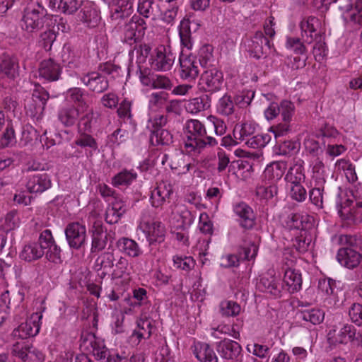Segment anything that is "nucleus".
I'll use <instances>...</instances> for the list:
<instances>
[{
  "label": "nucleus",
  "mask_w": 362,
  "mask_h": 362,
  "mask_svg": "<svg viewBox=\"0 0 362 362\" xmlns=\"http://www.w3.org/2000/svg\"><path fill=\"white\" fill-rule=\"evenodd\" d=\"M288 185L290 187L289 194L292 199L298 202H303L306 199L307 192L302 183Z\"/></svg>",
  "instance_id": "nucleus-64"
},
{
  "label": "nucleus",
  "mask_w": 362,
  "mask_h": 362,
  "mask_svg": "<svg viewBox=\"0 0 362 362\" xmlns=\"http://www.w3.org/2000/svg\"><path fill=\"white\" fill-rule=\"evenodd\" d=\"M173 189L170 183L161 182L151 191L150 202L152 206L158 208L169 200Z\"/></svg>",
  "instance_id": "nucleus-21"
},
{
  "label": "nucleus",
  "mask_w": 362,
  "mask_h": 362,
  "mask_svg": "<svg viewBox=\"0 0 362 362\" xmlns=\"http://www.w3.org/2000/svg\"><path fill=\"white\" fill-rule=\"evenodd\" d=\"M66 100L74 103L76 108L81 110V113L88 111L89 105L86 100L85 91L80 88H71L65 93Z\"/></svg>",
  "instance_id": "nucleus-30"
},
{
  "label": "nucleus",
  "mask_w": 362,
  "mask_h": 362,
  "mask_svg": "<svg viewBox=\"0 0 362 362\" xmlns=\"http://www.w3.org/2000/svg\"><path fill=\"white\" fill-rule=\"evenodd\" d=\"M269 48L270 42L264 37L261 32H257L255 35L244 41V46L250 56L257 59L261 58L264 53V47Z\"/></svg>",
  "instance_id": "nucleus-17"
},
{
  "label": "nucleus",
  "mask_w": 362,
  "mask_h": 362,
  "mask_svg": "<svg viewBox=\"0 0 362 362\" xmlns=\"http://www.w3.org/2000/svg\"><path fill=\"white\" fill-rule=\"evenodd\" d=\"M184 151L189 155L197 156L206 146V129L197 119H190L185 124Z\"/></svg>",
  "instance_id": "nucleus-1"
},
{
  "label": "nucleus",
  "mask_w": 362,
  "mask_h": 362,
  "mask_svg": "<svg viewBox=\"0 0 362 362\" xmlns=\"http://www.w3.org/2000/svg\"><path fill=\"white\" fill-rule=\"evenodd\" d=\"M220 310L223 316L235 317L241 311L239 304L233 300H224L220 304Z\"/></svg>",
  "instance_id": "nucleus-58"
},
{
  "label": "nucleus",
  "mask_w": 362,
  "mask_h": 362,
  "mask_svg": "<svg viewBox=\"0 0 362 362\" xmlns=\"http://www.w3.org/2000/svg\"><path fill=\"white\" fill-rule=\"evenodd\" d=\"M158 6L153 0H139L137 11L145 18H154L158 12Z\"/></svg>",
  "instance_id": "nucleus-51"
},
{
  "label": "nucleus",
  "mask_w": 362,
  "mask_h": 362,
  "mask_svg": "<svg viewBox=\"0 0 362 362\" xmlns=\"http://www.w3.org/2000/svg\"><path fill=\"white\" fill-rule=\"evenodd\" d=\"M139 229L144 233L147 241L153 243H162L165 240V228L163 224L158 221H146L142 220L139 225Z\"/></svg>",
  "instance_id": "nucleus-12"
},
{
  "label": "nucleus",
  "mask_w": 362,
  "mask_h": 362,
  "mask_svg": "<svg viewBox=\"0 0 362 362\" xmlns=\"http://www.w3.org/2000/svg\"><path fill=\"white\" fill-rule=\"evenodd\" d=\"M258 289L262 292L270 293L274 297L280 296L283 286L273 276H264L257 284Z\"/></svg>",
  "instance_id": "nucleus-33"
},
{
  "label": "nucleus",
  "mask_w": 362,
  "mask_h": 362,
  "mask_svg": "<svg viewBox=\"0 0 362 362\" xmlns=\"http://www.w3.org/2000/svg\"><path fill=\"white\" fill-rule=\"evenodd\" d=\"M317 20L314 17L303 18L300 23L302 40L307 43H312L313 41V33H315V24Z\"/></svg>",
  "instance_id": "nucleus-43"
},
{
  "label": "nucleus",
  "mask_w": 362,
  "mask_h": 362,
  "mask_svg": "<svg viewBox=\"0 0 362 362\" xmlns=\"http://www.w3.org/2000/svg\"><path fill=\"white\" fill-rule=\"evenodd\" d=\"M356 329L351 325L346 324L339 329L335 326L329 328L327 333V340L332 345L346 344L349 341L358 339Z\"/></svg>",
  "instance_id": "nucleus-10"
},
{
  "label": "nucleus",
  "mask_w": 362,
  "mask_h": 362,
  "mask_svg": "<svg viewBox=\"0 0 362 362\" xmlns=\"http://www.w3.org/2000/svg\"><path fill=\"white\" fill-rule=\"evenodd\" d=\"M167 122V117L160 113L156 112H150L148 114V119L147 122V128L151 131H155L158 129H162Z\"/></svg>",
  "instance_id": "nucleus-54"
},
{
  "label": "nucleus",
  "mask_w": 362,
  "mask_h": 362,
  "mask_svg": "<svg viewBox=\"0 0 362 362\" xmlns=\"http://www.w3.org/2000/svg\"><path fill=\"white\" fill-rule=\"evenodd\" d=\"M44 254L45 252L42 251L40 246L34 242L25 244L23 247L19 257L25 262H31L40 259Z\"/></svg>",
  "instance_id": "nucleus-38"
},
{
  "label": "nucleus",
  "mask_w": 362,
  "mask_h": 362,
  "mask_svg": "<svg viewBox=\"0 0 362 362\" xmlns=\"http://www.w3.org/2000/svg\"><path fill=\"white\" fill-rule=\"evenodd\" d=\"M45 310L44 302L42 301L38 310L27 318L12 332V336L16 339H26L36 336L40 329L42 313Z\"/></svg>",
  "instance_id": "nucleus-3"
},
{
  "label": "nucleus",
  "mask_w": 362,
  "mask_h": 362,
  "mask_svg": "<svg viewBox=\"0 0 362 362\" xmlns=\"http://www.w3.org/2000/svg\"><path fill=\"white\" fill-rule=\"evenodd\" d=\"M127 205L120 198L115 197L107 208L105 221L109 224H114L119 221L126 212Z\"/></svg>",
  "instance_id": "nucleus-26"
},
{
  "label": "nucleus",
  "mask_w": 362,
  "mask_h": 362,
  "mask_svg": "<svg viewBox=\"0 0 362 362\" xmlns=\"http://www.w3.org/2000/svg\"><path fill=\"white\" fill-rule=\"evenodd\" d=\"M337 259L341 266L352 269L360 264L362 261V255L354 249L346 247L338 250Z\"/></svg>",
  "instance_id": "nucleus-22"
},
{
  "label": "nucleus",
  "mask_w": 362,
  "mask_h": 362,
  "mask_svg": "<svg viewBox=\"0 0 362 362\" xmlns=\"http://www.w3.org/2000/svg\"><path fill=\"white\" fill-rule=\"evenodd\" d=\"M271 136L269 134H260L251 136L246 141L247 146L252 148L264 147L270 141Z\"/></svg>",
  "instance_id": "nucleus-61"
},
{
  "label": "nucleus",
  "mask_w": 362,
  "mask_h": 362,
  "mask_svg": "<svg viewBox=\"0 0 362 362\" xmlns=\"http://www.w3.org/2000/svg\"><path fill=\"white\" fill-rule=\"evenodd\" d=\"M45 10L38 4H28L23 11L21 26L28 33L35 32L43 27Z\"/></svg>",
  "instance_id": "nucleus-2"
},
{
  "label": "nucleus",
  "mask_w": 362,
  "mask_h": 362,
  "mask_svg": "<svg viewBox=\"0 0 362 362\" xmlns=\"http://www.w3.org/2000/svg\"><path fill=\"white\" fill-rule=\"evenodd\" d=\"M194 218L187 207L182 204H175L172 209L170 222L176 228H185L194 222Z\"/></svg>",
  "instance_id": "nucleus-16"
},
{
  "label": "nucleus",
  "mask_w": 362,
  "mask_h": 362,
  "mask_svg": "<svg viewBox=\"0 0 362 362\" xmlns=\"http://www.w3.org/2000/svg\"><path fill=\"white\" fill-rule=\"evenodd\" d=\"M52 182L47 174H37L31 177L26 185L31 193H42L51 187Z\"/></svg>",
  "instance_id": "nucleus-32"
},
{
  "label": "nucleus",
  "mask_w": 362,
  "mask_h": 362,
  "mask_svg": "<svg viewBox=\"0 0 362 362\" xmlns=\"http://www.w3.org/2000/svg\"><path fill=\"white\" fill-rule=\"evenodd\" d=\"M62 66L52 59H44L38 68L39 78L47 81L59 80L62 73Z\"/></svg>",
  "instance_id": "nucleus-19"
},
{
  "label": "nucleus",
  "mask_w": 362,
  "mask_h": 362,
  "mask_svg": "<svg viewBox=\"0 0 362 362\" xmlns=\"http://www.w3.org/2000/svg\"><path fill=\"white\" fill-rule=\"evenodd\" d=\"M151 140L157 145H168L172 142V135L166 129H158L151 132Z\"/></svg>",
  "instance_id": "nucleus-55"
},
{
  "label": "nucleus",
  "mask_w": 362,
  "mask_h": 362,
  "mask_svg": "<svg viewBox=\"0 0 362 362\" xmlns=\"http://www.w3.org/2000/svg\"><path fill=\"white\" fill-rule=\"evenodd\" d=\"M11 353L14 356L19 358L23 362L35 360L40 361L42 358V354L33 349L28 341L23 339L13 345Z\"/></svg>",
  "instance_id": "nucleus-15"
},
{
  "label": "nucleus",
  "mask_w": 362,
  "mask_h": 362,
  "mask_svg": "<svg viewBox=\"0 0 362 362\" xmlns=\"http://www.w3.org/2000/svg\"><path fill=\"white\" fill-rule=\"evenodd\" d=\"M235 214L238 216L240 225L244 228H251L255 224V214L247 204L244 202L235 206Z\"/></svg>",
  "instance_id": "nucleus-29"
},
{
  "label": "nucleus",
  "mask_w": 362,
  "mask_h": 362,
  "mask_svg": "<svg viewBox=\"0 0 362 362\" xmlns=\"http://www.w3.org/2000/svg\"><path fill=\"white\" fill-rule=\"evenodd\" d=\"M37 243L40 246L42 251L45 252L49 261L55 262L59 260L60 249L55 244L49 230L46 229L40 233Z\"/></svg>",
  "instance_id": "nucleus-14"
},
{
  "label": "nucleus",
  "mask_w": 362,
  "mask_h": 362,
  "mask_svg": "<svg viewBox=\"0 0 362 362\" xmlns=\"http://www.w3.org/2000/svg\"><path fill=\"white\" fill-rule=\"evenodd\" d=\"M146 29L144 19L134 16L130 21L125 25L124 29V41L132 45L140 41L145 34Z\"/></svg>",
  "instance_id": "nucleus-11"
},
{
  "label": "nucleus",
  "mask_w": 362,
  "mask_h": 362,
  "mask_svg": "<svg viewBox=\"0 0 362 362\" xmlns=\"http://www.w3.org/2000/svg\"><path fill=\"white\" fill-rule=\"evenodd\" d=\"M179 62L180 78L189 81L195 80L199 73L195 57L189 53H185V50H182L180 54Z\"/></svg>",
  "instance_id": "nucleus-13"
},
{
  "label": "nucleus",
  "mask_w": 362,
  "mask_h": 362,
  "mask_svg": "<svg viewBox=\"0 0 362 362\" xmlns=\"http://www.w3.org/2000/svg\"><path fill=\"white\" fill-rule=\"evenodd\" d=\"M137 177L134 170H124L112 177V184L115 187L127 186L131 185Z\"/></svg>",
  "instance_id": "nucleus-49"
},
{
  "label": "nucleus",
  "mask_w": 362,
  "mask_h": 362,
  "mask_svg": "<svg viewBox=\"0 0 362 362\" xmlns=\"http://www.w3.org/2000/svg\"><path fill=\"white\" fill-rule=\"evenodd\" d=\"M80 20L88 26L94 27L99 21V16L95 9L84 8L79 13Z\"/></svg>",
  "instance_id": "nucleus-59"
},
{
  "label": "nucleus",
  "mask_w": 362,
  "mask_h": 362,
  "mask_svg": "<svg viewBox=\"0 0 362 362\" xmlns=\"http://www.w3.org/2000/svg\"><path fill=\"white\" fill-rule=\"evenodd\" d=\"M307 42L302 40V37L299 38L290 35L286 36L285 47L296 54H305L307 52Z\"/></svg>",
  "instance_id": "nucleus-45"
},
{
  "label": "nucleus",
  "mask_w": 362,
  "mask_h": 362,
  "mask_svg": "<svg viewBox=\"0 0 362 362\" xmlns=\"http://www.w3.org/2000/svg\"><path fill=\"white\" fill-rule=\"evenodd\" d=\"M115 8L112 13L111 17L113 20L124 18L129 16L133 11V1L130 0H115Z\"/></svg>",
  "instance_id": "nucleus-42"
},
{
  "label": "nucleus",
  "mask_w": 362,
  "mask_h": 362,
  "mask_svg": "<svg viewBox=\"0 0 362 362\" xmlns=\"http://www.w3.org/2000/svg\"><path fill=\"white\" fill-rule=\"evenodd\" d=\"M211 106V101L207 95L194 98L189 100L185 104V110L192 115H196L204 111Z\"/></svg>",
  "instance_id": "nucleus-40"
},
{
  "label": "nucleus",
  "mask_w": 362,
  "mask_h": 362,
  "mask_svg": "<svg viewBox=\"0 0 362 362\" xmlns=\"http://www.w3.org/2000/svg\"><path fill=\"white\" fill-rule=\"evenodd\" d=\"M21 225V218L16 210L8 212L4 217L0 218V229L9 232L18 228Z\"/></svg>",
  "instance_id": "nucleus-44"
},
{
  "label": "nucleus",
  "mask_w": 362,
  "mask_h": 362,
  "mask_svg": "<svg viewBox=\"0 0 362 362\" xmlns=\"http://www.w3.org/2000/svg\"><path fill=\"white\" fill-rule=\"evenodd\" d=\"M175 60V54L170 46L160 45L151 53L150 64L151 68L157 71H170Z\"/></svg>",
  "instance_id": "nucleus-5"
},
{
  "label": "nucleus",
  "mask_w": 362,
  "mask_h": 362,
  "mask_svg": "<svg viewBox=\"0 0 362 362\" xmlns=\"http://www.w3.org/2000/svg\"><path fill=\"white\" fill-rule=\"evenodd\" d=\"M82 5V0H49V6L66 15L74 13Z\"/></svg>",
  "instance_id": "nucleus-31"
},
{
  "label": "nucleus",
  "mask_w": 362,
  "mask_h": 362,
  "mask_svg": "<svg viewBox=\"0 0 362 362\" xmlns=\"http://www.w3.org/2000/svg\"><path fill=\"white\" fill-rule=\"evenodd\" d=\"M81 348L91 354L97 360L102 362H115L110 350L105 346L104 341L94 334H89L82 339Z\"/></svg>",
  "instance_id": "nucleus-4"
},
{
  "label": "nucleus",
  "mask_w": 362,
  "mask_h": 362,
  "mask_svg": "<svg viewBox=\"0 0 362 362\" xmlns=\"http://www.w3.org/2000/svg\"><path fill=\"white\" fill-rule=\"evenodd\" d=\"M304 165L305 163L302 159H293L285 175V180L288 184H299L305 181V170Z\"/></svg>",
  "instance_id": "nucleus-25"
},
{
  "label": "nucleus",
  "mask_w": 362,
  "mask_h": 362,
  "mask_svg": "<svg viewBox=\"0 0 362 362\" xmlns=\"http://www.w3.org/2000/svg\"><path fill=\"white\" fill-rule=\"evenodd\" d=\"M170 168L178 175H185L195 168L191 163L185 161V156L182 154L177 155L172 159Z\"/></svg>",
  "instance_id": "nucleus-48"
},
{
  "label": "nucleus",
  "mask_w": 362,
  "mask_h": 362,
  "mask_svg": "<svg viewBox=\"0 0 362 362\" xmlns=\"http://www.w3.org/2000/svg\"><path fill=\"white\" fill-rule=\"evenodd\" d=\"M337 210L339 216L348 225L362 222V202H358L353 208L349 207L348 202L344 206L337 204Z\"/></svg>",
  "instance_id": "nucleus-20"
},
{
  "label": "nucleus",
  "mask_w": 362,
  "mask_h": 362,
  "mask_svg": "<svg viewBox=\"0 0 362 362\" xmlns=\"http://www.w3.org/2000/svg\"><path fill=\"white\" fill-rule=\"evenodd\" d=\"M313 218L305 213H295L288 215L285 226L288 229H305Z\"/></svg>",
  "instance_id": "nucleus-37"
},
{
  "label": "nucleus",
  "mask_w": 362,
  "mask_h": 362,
  "mask_svg": "<svg viewBox=\"0 0 362 362\" xmlns=\"http://www.w3.org/2000/svg\"><path fill=\"white\" fill-rule=\"evenodd\" d=\"M199 61L200 65L205 69L213 66L211 62L214 61L213 47L209 45L202 46L199 51Z\"/></svg>",
  "instance_id": "nucleus-56"
},
{
  "label": "nucleus",
  "mask_w": 362,
  "mask_h": 362,
  "mask_svg": "<svg viewBox=\"0 0 362 362\" xmlns=\"http://www.w3.org/2000/svg\"><path fill=\"white\" fill-rule=\"evenodd\" d=\"M81 110L74 106L64 107L58 112L59 120L65 127L74 126L78 120Z\"/></svg>",
  "instance_id": "nucleus-39"
},
{
  "label": "nucleus",
  "mask_w": 362,
  "mask_h": 362,
  "mask_svg": "<svg viewBox=\"0 0 362 362\" xmlns=\"http://www.w3.org/2000/svg\"><path fill=\"white\" fill-rule=\"evenodd\" d=\"M18 75V64L16 59L9 55L0 57V78L14 79Z\"/></svg>",
  "instance_id": "nucleus-27"
},
{
  "label": "nucleus",
  "mask_w": 362,
  "mask_h": 362,
  "mask_svg": "<svg viewBox=\"0 0 362 362\" xmlns=\"http://www.w3.org/2000/svg\"><path fill=\"white\" fill-rule=\"evenodd\" d=\"M173 266L179 269L189 271L195 264L192 257L188 256L175 255L173 257Z\"/></svg>",
  "instance_id": "nucleus-63"
},
{
  "label": "nucleus",
  "mask_w": 362,
  "mask_h": 362,
  "mask_svg": "<svg viewBox=\"0 0 362 362\" xmlns=\"http://www.w3.org/2000/svg\"><path fill=\"white\" fill-rule=\"evenodd\" d=\"M284 255V264L286 267L284 269L285 271L283 279L284 285L286 287L289 293H295L301 288V274L299 271L292 268L296 262V257L290 255L291 258H288V254L287 252H285Z\"/></svg>",
  "instance_id": "nucleus-6"
},
{
  "label": "nucleus",
  "mask_w": 362,
  "mask_h": 362,
  "mask_svg": "<svg viewBox=\"0 0 362 362\" xmlns=\"http://www.w3.org/2000/svg\"><path fill=\"white\" fill-rule=\"evenodd\" d=\"M241 350V346L238 342L229 339L221 341L218 346V351L221 356L232 362H240L243 360Z\"/></svg>",
  "instance_id": "nucleus-18"
},
{
  "label": "nucleus",
  "mask_w": 362,
  "mask_h": 362,
  "mask_svg": "<svg viewBox=\"0 0 362 362\" xmlns=\"http://www.w3.org/2000/svg\"><path fill=\"white\" fill-rule=\"evenodd\" d=\"M137 330L134 331L132 334V339L136 338L137 342H139L141 339L148 337L151 332V325L149 320L139 319L136 322Z\"/></svg>",
  "instance_id": "nucleus-52"
},
{
  "label": "nucleus",
  "mask_w": 362,
  "mask_h": 362,
  "mask_svg": "<svg viewBox=\"0 0 362 362\" xmlns=\"http://www.w3.org/2000/svg\"><path fill=\"white\" fill-rule=\"evenodd\" d=\"M113 253L103 252L95 259L94 268L98 272L100 278H104L112 268L115 262Z\"/></svg>",
  "instance_id": "nucleus-36"
},
{
  "label": "nucleus",
  "mask_w": 362,
  "mask_h": 362,
  "mask_svg": "<svg viewBox=\"0 0 362 362\" xmlns=\"http://www.w3.org/2000/svg\"><path fill=\"white\" fill-rule=\"evenodd\" d=\"M257 127L256 124L250 122L237 124L233 129V136L240 142L247 141L248 137L255 133Z\"/></svg>",
  "instance_id": "nucleus-41"
},
{
  "label": "nucleus",
  "mask_w": 362,
  "mask_h": 362,
  "mask_svg": "<svg viewBox=\"0 0 362 362\" xmlns=\"http://www.w3.org/2000/svg\"><path fill=\"white\" fill-rule=\"evenodd\" d=\"M82 83L90 90L96 93H102L107 89L109 83L105 74L100 72H91L81 78Z\"/></svg>",
  "instance_id": "nucleus-24"
},
{
  "label": "nucleus",
  "mask_w": 362,
  "mask_h": 362,
  "mask_svg": "<svg viewBox=\"0 0 362 362\" xmlns=\"http://www.w3.org/2000/svg\"><path fill=\"white\" fill-rule=\"evenodd\" d=\"M286 169V164L284 162H272L266 166L262 175V180L265 184L275 185L281 179Z\"/></svg>",
  "instance_id": "nucleus-23"
},
{
  "label": "nucleus",
  "mask_w": 362,
  "mask_h": 362,
  "mask_svg": "<svg viewBox=\"0 0 362 362\" xmlns=\"http://www.w3.org/2000/svg\"><path fill=\"white\" fill-rule=\"evenodd\" d=\"M313 177L315 180L317 185H323L325 182L326 170L322 160L317 159L313 167Z\"/></svg>",
  "instance_id": "nucleus-60"
},
{
  "label": "nucleus",
  "mask_w": 362,
  "mask_h": 362,
  "mask_svg": "<svg viewBox=\"0 0 362 362\" xmlns=\"http://www.w3.org/2000/svg\"><path fill=\"white\" fill-rule=\"evenodd\" d=\"M300 318L314 325H320L325 319V312L319 308L304 310L300 312Z\"/></svg>",
  "instance_id": "nucleus-46"
},
{
  "label": "nucleus",
  "mask_w": 362,
  "mask_h": 362,
  "mask_svg": "<svg viewBox=\"0 0 362 362\" xmlns=\"http://www.w3.org/2000/svg\"><path fill=\"white\" fill-rule=\"evenodd\" d=\"M119 250L130 257H138L143 254V250L134 240L128 238H121L117 242Z\"/></svg>",
  "instance_id": "nucleus-35"
},
{
  "label": "nucleus",
  "mask_w": 362,
  "mask_h": 362,
  "mask_svg": "<svg viewBox=\"0 0 362 362\" xmlns=\"http://www.w3.org/2000/svg\"><path fill=\"white\" fill-rule=\"evenodd\" d=\"M65 235L69 247L79 250L86 244V228L85 225L78 222L68 224L65 229Z\"/></svg>",
  "instance_id": "nucleus-8"
},
{
  "label": "nucleus",
  "mask_w": 362,
  "mask_h": 362,
  "mask_svg": "<svg viewBox=\"0 0 362 362\" xmlns=\"http://www.w3.org/2000/svg\"><path fill=\"white\" fill-rule=\"evenodd\" d=\"M107 242L106 230L100 223L95 222L92 229L91 252H97L103 250Z\"/></svg>",
  "instance_id": "nucleus-28"
},
{
  "label": "nucleus",
  "mask_w": 362,
  "mask_h": 362,
  "mask_svg": "<svg viewBox=\"0 0 362 362\" xmlns=\"http://www.w3.org/2000/svg\"><path fill=\"white\" fill-rule=\"evenodd\" d=\"M132 268L129 267L128 260L120 257L115 264V267L112 271V275L115 279L129 278Z\"/></svg>",
  "instance_id": "nucleus-50"
},
{
  "label": "nucleus",
  "mask_w": 362,
  "mask_h": 362,
  "mask_svg": "<svg viewBox=\"0 0 362 362\" xmlns=\"http://www.w3.org/2000/svg\"><path fill=\"white\" fill-rule=\"evenodd\" d=\"M148 98L149 111L156 112L165 107L168 102V93L163 91L152 93Z\"/></svg>",
  "instance_id": "nucleus-47"
},
{
  "label": "nucleus",
  "mask_w": 362,
  "mask_h": 362,
  "mask_svg": "<svg viewBox=\"0 0 362 362\" xmlns=\"http://www.w3.org/2000/svg\"><path fill=\"white\" fill-rule=\"evenodd\" d=\"M216 110L222 115L228 116L232 115L234 112V103L231 96L225 94L221 97L218 101Z\"/></svg>",
  "instance_id": "nucleus-53"
},
{
  "label": "nucleus",
  "mask_w": 362,
  "mask_h": 362,
  "mask_svg": "<svg viewBox=\"0 0 362 362\" xmlns=\"http://www.w3.org/2000/svg\"><path fill=\"white\" fill-rule=\"evenodd\" d=\"M223 75L215 66L205 69L199 78V85L206 91L216 92L223 85Z\"/></svg>",
  "instance_id": "nucleus-9"
},
{
  "label": "nucleus",
  "mask_w": 362,
  "mask_h": 362,
  "mask_svg": "<svg viewBox=\"0 0 362 362\" xmlns=\"http://www.w3.org/2000/svg\"><path fill=\"white\" fill-rule=\"evenodd\" d=\"M73 144L83 148H90L93 151H95L98 148V144L95 139L91 135L84 132H80Z\"/></svg>",
  "instance_id": "nucleus-57"
},
{
  "label": "nucleus",
  "mask_w": 362,
  "mask_h": 362,
  "mask_svg": "<svg viewBox=\"0 0 362 362\" xmlns=\"http://www.w3.org/2000/svg\"><path fill=\"white\" fill-rule=\"evenodd\" d=\"M49 97V93L43 88L40 87L35 89L31 98L25 100V108L27 114L33 117H40L43 113Z\"/></svg>",
  "instance_id": "nucleus-7"
},
{
  "label": "nucleus",
  "mask_w": 362,
  "mask_h": 362,
  "mask_svg": "<svg viewBox=\"0 0 362 362\" xmlns=\"http://www.w3.org/2000/svg\"><path fill=\"white\" fill-rule=\"evenodd\" d=\"M258 252V245L255 243H245L239 250L240 259L250 260L254 259Z\"/></svg>",
  "instance_id": "nucleus-62"
},
{
  "label": "nucleus",
  "mask_w": 362,
  "mask_h": 362,
  "mask_svg": "<svg viewBox=\"0 0 362 362\" xmlns=\"http://www.w3.org/2000/svg\"><path fill=\"white\" fill-rule=\"evenodd\" d=\"M192 351L200 362H218L214 351L206 343L195 342Z\"/></svg>",
  "instance_id": "nucleus-34"
}]
</instances>
